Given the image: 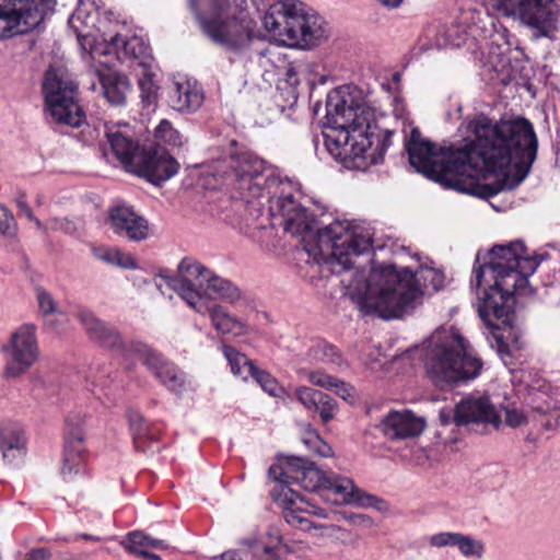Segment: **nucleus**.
<instances>
[{"label": "nucleus", "instance_id": "nucleus-16", "mask_svg": "<svg viewBox=\"0 0 560 560\" xmlns=\"http://www.w3.org/2000/svg\"><path fill=\"white\" fill-rule=\"evenodd\" d=\"M137 159L130 173L153 185L168 180L179 170V163L164 149H144Z\"/></svg>", "mask_w": 560, "mask_h": 560}, {"label": "nucleus", "instance_id": "nucleus-51", "mask_svg": "<svg viewBox=\"0 0 560 560\" xmlns=\"http://www.w3.org/2000/svg\"><path fill=\"white\" fill-rule=\"evenodd\" d=\"M52 553L49 549L39 547L32 548L25 553H19L16 560H50Z\"/></svg>", "mask_w": 560, "mask_h": 560}, {"label": "nucleus", "instance_id": "nucleus-5", "mask_svg": "<svg viewBox=\"0 0 560 560\" xmlns=\"http://www.w3.org/2000/svg\"><path fill=\"white\" fill-rule=\"evenodd\" d=\"M241 188L250 196H262L267 190V203L272 219H279L283 230L303 238L313 235L316 228L314 215L296 198L299 191L294 183L281 178L261 159L244 162L241 167Z\"/></svg>", "mask_w": 560, "mask_h": 560}, {"label": "nucleus", "instance_id": "nucleus-1", "mask_svg": "<svg viewBox=\"0 0 560 560\" xmlns=\"http://www.w3.org/2000/svg\"><path fill=\"white\" fill-rule=\"evenodd\" d=\"M465 128L472 139L450 148H438L413 128L405 142L410 165L445 188L485 199L515 189L537 158L534 125L522 116L492 122L477 114Z\"/></svg>", "mask_w": 560, "mask_h": 560}, {"label": "nucleus", "instance_id": "nucleus-31", "mask_svg": "<svg viewBox=\"0 0 560 560\" xmlns=\"http://www.w3.org/2000/svg\"><path fill=\"white\" fill-rule=\"evenodd\" d=\"M106 137L114 156L122 164L126 171L131 172L138 160L136 158H138V154H142L144 148H140L138 142L118 130L108 131Z\"/></svg>", "mask_w": 560, "mask_h": 560}, {"label": "nucleus", "instance_id": "nucleus-26", "mask_svg": "<svg viewBox=\"0 0 560 560\" xmlns=\"http://www.w3.org/2000/svg\"><path fill=\"white\" fill-rule=\"evenodd\" d=\"M526 405L533 412L546 415L560 409V387H553L545 380L536 381L526 388Z\"/></svg>", "mask_w": 560, "mask_h": 560}, {"label": "nucleus", "instance_id": "nucleus-29", "mask_svg": "<svg viewBox=\"0 0 560 560\" xmlns=\"http://www.w3.org/2000/svg\"><path fill=\"white\" fill-rule=\"evenodd\" d=\"M101 91L106 101L113 106L126 104L128 94L131 91V84L127 75L107 70L97 72Z\"/></svg>", "mask_w": 560, "mask_h": 560}, {"label": "nucleus", "instance_id": "nucleus-60", "mask_svg": "<svg viewBox=\"0 0 560 560\" xmlns=\"http://www.w3.org/2000/svg\"><path fill=\"white\" fill-rule=\"evenodd\" d=\"M78 538L85 539V540H92V541H98L100 540L98 536H94V535H91V534H80V535H78Z\"/></svg>", "mask_w": 560, "mask_h": 560}, {"label": "nucleus", "instance_id": "nucleus-62", "mask_svg": "<svg viewBox=\"0 0 560 560\" xmlns=\"http://www.w3.org/2000/svg\"><path fill=\"white\" fill-rule=\"evenodd\" d=\"M545 425H546L547 428H550V427H551V424L549 423V421H548V422H546V424H545Z\"/></svg>", "mask_w": 560, "mask_h": 560}, {"label": "nucleus", "instance_id": "nucleus-13", "mask_svg": "<svg viewBox=\"0 0 560 560\" xmlns=\"http://www.w3.org/2000/svg\"><path fill=\"white\" fill-rule=\"evenodd\" d=\"M55 0H0V39L37 28L54 11Z\"/></svg>", "mask_w": 560, "mask_h": 560}, {"label": "nucleus", "instance_id": "nucleus-6", "mask_svg": "<svg viewBox=\"0 0 560 560\" xmlns=\"http://www.w3.org/2000/svg\"><path fill=\"white\" fill-rule=\"evenodd\" d=\"M422 360L427 376L441 389L476 378L482 369L481 360L470 354L454 328L436 329L425 342Z\"/></svg>", "mask_w": 560, "mask_h": 560}, {"label": "nucleus", "instance_id": "nucleus-28", "mask_svg": "<svg viewBox=\"0 0 560 560\" xmlns=\"http://www.w3.org/2000/svg\"><path fill=\"white\" fill-rule=\"evenodd\" d=\"M167 102L174 110L191 113L201 106L203 94L188 81L175 82L168 88Z\"/></svg>", "mask_w": 560, "mask_h": 560}, {"label": "nucleus", "instance_id": "nucleus-20", "mask_svg": "<svg viewBox=\"0 0 560 560\" xmlns=\"http://www.w3.org/2000/svg\"><path fill=\"white\" fill-rule=\"evenodd\" d=\"M334 504H358L363 508H377L382 500L359 489L354 482L346 477H327L323 494Z\"/></svg>", "mask_w": 560, "mask_h": 560}, {"label": "nucleus", "instance_id": "nucleus-23", "mask_svg": "<svg viewBox=\"0 0 560 560\" xmlns=\"http://www.w3.org/2000/svg\"><path fill=\"white\" fill-rule=\"evenodd\" d=\"M425 423L411 411H392L380 423L381 431L390 440H402L419 435Z\"/></svg>", "mask_w": 560, "mask_h": 560}, {"label": "nucleus", "instance_id": "nucleus-9", "mask_svg": "<svg viewBox=\"0 0 560 560\" xmlns=\"http://www.w3.org/2000/svg\"><path fill=\"white\" fill-rule=\"evenodd\" d=\"M43 93L47 110L57 125L80 127L85 115L78 102V85L62 68L50 67L44 78Z\"/></svg>", "mask_w": 560, "mask_h": 560}, {"label": "nucleus", "instance_id": "nucleus-50", "mask_svg": "<svg viewBox=\"0 0 560 560\" xmlns=\"http://www.w3.org/2000/svg\"><path fill=\"white\" fill-rule=\"evenodd\" d=\"M222 560H253L249 553L248 538L241 542L236 550H228L221 555Z\"/></svg>", "mask_w": 560, "mask_h": 560}, {"label": "nucleus", "instance_id": "nucleus-48", "mask_svg": "<svg viewBox=\"0 0 560 560\" xmlns=\"http://www.w3.org/2000/svg\"><path fill=\"white\" fill-rule=\"evenodd\" d=\"M36 298L38 302L39 312L43 315H49L56 312L57 305L49 292H47L43 288H37Z\"/></svg>", "mask_w": 560, "mask_h": 560}, {"label": "nucleus", "instance_id": "nucleus-52", "mask_svg": "<svg viewBox=\"0 0 560 560\" xmlns=\"http://www.w3.org/2000/svg\"><path fill=\"white\" fill-rule=\"evenodd\" d=\"M139 86L141 90V98L142 103L147 106H150L153 104L155 92L154 86L150 80L143 79L139 81Z\"/></svg>", "mask_w": 560, "mask_h": 560}, {"label": "nucleus", "instance_id": "nucleus-15", "mask_svg": "<svg viewBox=\"0 0 560 560\" xmlns=\"http://www.w3.org/2000/svg\"><path fill=\"white\" fill-rule=\"evenodd\" d=\"M269 477L284 485H299L306 491L323 492L327 476L312 462L298 456H289L282 465H272Z\"/></svg>", "mask_w": 560, "mask_h": 560}, {"label": "nucleus", "instance_id": "nucleus-32", "mask_svg": "<svg viewBox=\"0 0 560 560\" xmlns=\"http://www.w3.org/2000/svg\"><path fill=\"white\" fill-rule=\"evenodd\" d=\"M1 451L3 458L13 463L26 453V436L19 423H7L1 430Z\"/></svg>", "mask_w": 560, "mask_h": 560}, {"label": "nucleus", "instance_id": "nucleus-2", "mask_svg": "<svg viewBox=\"0 0 560 560\" xmlns=\"http://www.w3.org/2000/svg\"><path fill=\"white\" fill-rule=\"evenodd\" d=\"M315 238L318 255L337 272L355 268L354 279L348 287L353 290L351 298L364 316L375 315L385 320L400 318L421 304V287L433 291L444 287L443 272L431 267H420L413 272L389 264L371 270L366 277L365 268L357 267L352 258L371 250L372 237L347 221L336 220L318 228Z\"/></svg>", "mask_w": 560, "mask_h": 560}, {"label": "nucleus", "instance_id": "nucleus-59", "mask_svg": "<svg viewBox=\"0 0 560 560\" xmlns=\"http://www.w3.org/2000/svg\"><path fill=\"white\" fill-rule=\"evenodd\" d=\"M141 557L147 559V560H161L159 555L152 553L149 550H145L144 552H141Z\"/></svg>", "mask_w": 560, "mask_h": 560}, {"label": "nucleus", "instance_id": "nucleus-54", "mask_svg": "<svg viewBox=\"0 0 560 560\" xmlns=\"http://www.w3.org/2000/svg\"><path fill=\"white\" fill-rule=\"evenodd\" d=\"M18 207L27 219L35 222L38 229L43 228L42 222L34 215L33 211L31 210L30 206L26 203L24 199L18 200Z\"/></svg>", "mask_w": 560, "mask_h": 560}, {"label": "nucleus", "instance_id": "nucleus-8", "mask_svg": "<svg viewBox=\"0 0 560 560\" xmlns=\"http://www.w3.org/2000/svg\"><path fill=\"white\" fill-rule=\"evenodd\" d=\"M265 28L285 45L310 49L329 35L323 16L293 0H281L270 4L264 19Z\"/></svg>", "mask_w": 560, "mask_h": 560}, {"label": "nucleus", "instance_id": "nucleus-35", "mask_svg": "<svg viewBox=\"0 0 560 560\" xmlns=\"http://www.w3.org/2000/svg\"><path fill=\"white\" fill-rule=\"evenodd\" d=\"M190 7L200 24L221 18L222 12L230 5V0H190Z\"/></svg>", "mask_w": 560, "mask_h": 560}, {"label": "nucleus", "instance_id": "nucleus-3", "mask_svg": "<svg viewBox=\"0 0 560 560\" xmlns=\"http://www.w3.org/2000/svg\"><path fill=\"white\" fill-rule=\"evenodd\" d=\"M489 256L488 262L474 267L471 288L479 290L483 283L487 284L477 292L478 314L490 329L488 339L491 348L503 357L510 353V349L501 330H511L515 295L535 293L528 277L536 271L540 260L527 255L525 245L520 241L493 246Z\"/></svg>", "mask_w": 560, "mask_h": 560}, {"label": "nucleus", "instance_id": "nucleus-22", "mask_svg": "<svg viewBox=\"0 0 560 560\" xmlns=\"http://www.w3.org/2000/svg\"><path fill=\"white\" fill-rule=\"evenodd\" d=\"M109 223L115 234L132 242L147 240L150 234L149 222L127 206L112 208Z\"/></svg>", "mask_w": 560, "mask_h": 560}, {"label": "nucleus", "instance_id": "nucleus-36", "mask_svg": "<svg viewBox=\"0 0 560 560\" xmlns=\"http://www.w3.org/2000/svg\"><path fill=\"white\" fill-rule=\"evenodd\" d=\"M222 352L228 360L231 371L234 375L246 381L250 377L256 365L244 353L237 351L234 347L223 345Z\"/></svg>", "mask_w": 560, "mask_h": 560}, {"label": "nucleus", "instance_id": "nucleus-41", "mask_svg": "<svg viewBox=\"0 0 560 560\" xmlns=\"http://www.w3.org/2000/svg\"><path fill=\"white\" fill-rule=\"evenodd\" d=\"M249 553L253 560H279L276 548L271 544H264L257 537L248 538Z\"/></svg>", "mask_w": 560, "mask_h": 560}, {"label": "nucleus", "instance_id": "nucleus-11", "mask_svg": "<svg viewBox=\"0 0 560 560\" xmlns=\"http://www.w3.org/2000/svg\"><path fill=\"white\" fill-rule=\"evenodd\" d=\"M0 352L5 380H18L28 373L40 359L36 325L25 323L15 328L1 343Z\"/></svg>", "mask_w": 560, "mask_h": 560}, {"label": "nucleus", "instance_id": "nucleus-63", "mask_svg": "<svg viewBox=\"0 0 560 560\" xmlns=\"http://www.w3.org/2000/svg\"><path fill=\"white\" fill-rule=\"evenodd\" d=\"M91 89L95 90V83H92Z\"/></svg>", "mask_w": 560, "mask_h": 560}, {"label": "nucleus", "instance_id": "nucleus-33", "mask_svg": "<svg viewBox=\"0 0 560 560\" xmlns=\"http://www.w3.org/2000/svg\"><path fill=\"white\" fill-rule=\"evenodd\" d=\"M283 75L284 78L278 84V90H288L289 97L294 101L298 98L296 89L302 79H305L312 89L316 84V80L311 77V63L304 61L290 62Z\"/></svg>", "mask_w": 560, "mask_h": 560}, {"label": "nucleus", "instance_id": "nucleus-25", "mask_svg": "<svg viewBox=\"0 0 560 560\" xmlns=\"http://www.w3.org/2000/svg\"><path fill=\"white\" fill-rule=\"evenodd\" d=\"M295 397L305 409L318 413L324 424L334 420L339 410L338 402L330 395L312 387H298Z\"/></svg>", "mask_w": 560, "mask_h": 560}, {"label": "nucleus", "instance_id": "nucleus-44", "mask_svg": "<svg viewBox=\"0 0 560 560\" xmlns=\"http://www.w3.org/2000/svg\"><path fill=\"white\" fill-rule=\"evenodd\" d=\"M155 138L171 145H180V135L171 121L162 119L155 128Z\"/></svg>", "mask_w": 560, "mask_h": 560}, {"label": "nucleus", "instance_id": "nucleus-39", "mask_svg": "<svg viewBox=\"0 0 560 560\" xmlns=\"http://www.w3.org/2000/svg\"><path fill=\"white\" fill-rule=\"evenodd\" d=\"M260 387L272 397L280 398L285 394L284 388L278 381L267 371L256 366L250 375Z\"/></svg>", "mask_w": 560, "mask_h": 560}, {"label": "nucleus", "instance_id": "nucleus-14", "mask_svg": "<svg viewBox=\"0 0 560 560\" xmlns=\"http://www.w3.org/2000/svg\"><path fill=\"white\" fill-rule=\"evenodd\" d=\"M256 23L246 13L206 21L203 33L215 44L231 52L246 49L255 37Z\"/></svg>", "mask_w": 560, "mask_h": 560}, {"label": "nucleus", "instance_id": "nucleus-17", "mask_svg": "<svg viewBox=\"0 0 560 560\" xmlns=\"http://www.w3.org/2000/svg\"><path fill=\"white\" fill-rule=\"evenodd\" d=\"M185 302L201 315H209L214 329L222 335L242 336L248 332V326L230 314L225 307L217 303H209L192 291H184Z\"/></svg>", "mask_w": 560, "mask_h": 560}, {"label": "nucleus", "instance_id": "nucleus-61", "mask_svg": "<svg viewBox=\"0 0 560 560\" xmlns=\"http://www.w3.org/2000/svg\"><path fill=\"white\" fill-rule=\"evenodd\" d=\"M319 82H320V83H324V82H325V78H324V77H320Z\"/></svg>", "mask_w": 560, "mask_h": 560}, {"label": "nucleus", "instance_id": "nucleus-37", "mask_svg": "<svg viewBox=\"0 0 560 560\" xmlns=\"http://www.w3.org/2000/svg\"><path fill=\"white\" fill-rule=\"evenodd\" d=\"M93 256L108 265L118 266L125 269H135L137 267L135 258L122 253L118 248L106 247V246H94L92 247Z\"/></svg>", "mask_w": 560, "mask_h": 560}, {"label": "nucleus", "instance_id": "nucleus-46", "mask_svg": "<svg viewBox=\"0 0 560 560\" xmlns=\"http://www.w3.org/2000/svg\"><path fill=\"white\" fill-rule=\"evenodd\" d=\"M18 233V225L13 214L3 206H0V235L14 237Z\"/></svg>", "mask_w": 560, "mask_h": 560}, {"label": "nucleus", "instance_id": "nucleus-55", "mask_svg": "<svg viewBox=\"0 0 560 560\" xmlns=\"http://www.w3.org/2000/svg\"><path fill=\"white\" fill-rule=\"evenodd\" d=\"M343 518L355 525H371V518L364 514H343Z\"/></svg>", "mask_w": 560, "mask_h": 560}, {"label": "nucleus", "instance_id": "nucleus-53", "mask_svg": "<svg viewBox=\"0 0 560 560\" xmlns=\"http://www.w3.org/2000/svg\"><path fill=\"white\" fill-rule=\"evenodd\" d=\"M329 390H334L336 395L345 400L352 396V386L339 378H336Z\"/></svg>", "mask_w": 560, "mask_h": 560}, {"label": "nucleus", "instance_id": "nucleus-43", "mask_svg": "<svg viewBox=\"0 0 560 560\" xmlns=\"http://www.w3.org/2000/svg\"><path fill=\"white\" fill-rule=\"evenodd\" d=\"M314 358L323 363H331L338 366L343 364V359L338 349L329 343H318L313 348Z\"/></svg>", "mask_w": 560, "mask_h": 560}, {"label": "nucleus", "instance_id": "nucleus-58", "mask_svg": "<svg viewBox=\"0 0 560 560\" xmlns=\"http://www.w3.org/2000/svg\"><path fill=\"white\" fill-rule=\"evenodd\" d=\"M318 454L323 457H327L331 454V448L327 444H323L318 450Z\"/></svg>", "mask_w": 560, "mask_h": 560}, {"label": "nucleus", "instance_id": "nucleus-7", "mask_svg": "<svg viewBox=\"0 0 560 560\" xmlns=\"http://www.w3.org/2000/svg\"><path fill=\"white\" fill-rule=\"evenodd\" d=\"M75 317L93 342L124 358L137 355L168 390L177 395L183 393L186 383L185 373L159 351L142 341L125 342L115 327L100 319L85 307H79Z\"/></svg>", "mask_w": 560, "mask_h": 560}, {"label": "nucleus", "instance_id": "nucleus-10", "mask_svg": "<svg viewBox=\"0 0 560 560\" xmlns=\"http://www.w3.org/2000/svg\"><path fill=\"white\" fill-rule=\"evenodd\" d=\"M167 284L185 301L184 291H192L203 298L201 291H210L223 302L234 304L242 299V292L232 281L217 276L201 262L185 257L178 265V277L170 278Z\"/></svg>", "mask_w": 560, "mask_h": 560}, {"label": "nucleus", "instance_id": "nucleus-12", "mask_svg": "<svg viewBox=\"0 0 560 560\" xmlns=\"http://www.w3.org/2000/svg\"><path fill=\"white\" fill-rule=\"evenodd\" d=\"M505 16L517 19L537 37H551L560 23V5L556 0H493Z\"/></svg>", "mask_w": 560, "mask_h": 560}, {"label": "nucleus", "instance_id": "nucleus-30", "mask_svg": "<svg viewBox=\"0 0 560 560\" xmlns=\"http://www.w3.org/2000/svg\"><path fill=\"white\" fill-rule=\"evenodd\" d=\"M127 417L135 448L142 453L153 452V444L158 443L161 430L154 424L147 422L138 411L130 410Z\"/></svg>", "mask_w": 560, "mask_h": 560}, {"label": "nucleus", "instance_id": "nucleus-49", "mask_svg": "<svg viewBox=\"0 0 560 560\" xmlns=\"http://www.w3.org/2000/svg\"><path fill=\"white\" fill-rule=\"evenodd\" d=\"M336 378L337 377L329 375L322 370H315L308 374V381L313 385L325 389H330L334 382H336Z\"/></svg>", "mask_w": 560, "mask_h": 560}, {"label": "nucleus", "instance_id": "nucleus-38", "mask_svg": "<svg viewBox=\"0 0 560 560\" xmlns=\"http://www.w3.org/2000/svg\"><path fill=\"white\" fill-rule=\"evenodd\" d=\"M110 43L116 48H121L125 55L135 59H140L147 54L148 47L137 36L126 37L120 34H116L110 38Z\"/></svg>", "mask_w": 560, "mask_h": 560}, {"label": "nucleus", "instance_id": "nucleus-34", "mask_svg": "<svg viewBox=\"0 0 560 560\" xmlns=\"http://www.w3.org/2000/svg\"><path fill=\"white\" fill-rule=\"evenodd\" d=\"M121 547L129 553L141 557V552L149 550L150 548L166 549L168 544L162 539H154L143 532L135 530L126 535L120 541Z\"/></svg>", "mask_w": 560, "mask_h": 560}, {"label": "nucleus", "instance_id": "nucleus-4", "mask_svg": "<svg viewBox=\"0 0 560 560\" xmlns=\"http://www.w3.org/2000/svg\"><path fill=\"white\" fill-rule=\"evenodd\" d=\"M325 145L348 168H365L383 162L393 131L380 130L376 112L362 91L343 85L328 94Z\"/></svg>", "mask_w": 560, "mask_h": 560}, {"label": "nucleus", "instance_id": "nucleus-19", "mask_svg": "<svg viewBox=\"0 0 560 560\" xmlns=\"http://www.w3.org/2000/svg\"><path fill=\"white\" fill-rule=\"evenodd\" d=\"M280 504L282 505V515L284 521L290 526L304 532L312 528H320L322 526L313 523L305 516V514L316 515L322 518L327 517L325 509L318 508L290 488L283 493V497L280 499Z\"/></svg>", "mask_w": 560, "mask_h": 560}, {"label": "nucleus", "instance_id": "nucleus-27", "mask_svg": "<svg viewBox=\"0 0 560 560\" xmlns=\"http://www.w3.org/2000/svg\"><path fill=\"white\" fill-rule=\"evenodd\" d=\"M85 466V448L80 432H72L66 439L60 475L70 481L73 476L81 474Z\"/></svg>", "mask_w": 560, "mask_h": 560}, {"label": "nucleus", "instance_id": "nucleus-21", "mask_svg": "<svg viewBox=\"0 0 560 560\" xmlns=\"http://www.w3.org/2000/svg\"><path fill=\"white\" fill-rule=\"evenodd\" d=\"M259 159L258 156L244 153L241 154L232 164L233 174L235 176L234 188L238 191L241 199L245 202L246 213L253 221V224L257 229H264L272 218L269 213V206L266 207L267 202V190H264L262 196H250L246 189L241 188V167L247 160Z\"/></svg>", "mask_w": 560, "mask_h": 560}, {"label": "nucleus", "instance_id": "nucleus-56", "mask_svg": "<svg viewBox=\"0 0 560 560\" xmlns=\"http://www.w3.org/2000/svg\"><path fill=\"white\" fill-rule=\"evenodd\" d=\"M85 3L83 0H80L79 1V4H78V8L75 9V11L73 12L72 16H71V20L70 21H73V20H79V21H82L83 23H88L85 20L88 18V13L85 11Z\"/></svg>", "mask_w": 560, "mask_h": 560}, {"label": "nucleus", "instance_id": "nucleus-45", "mask_svg": "<svg viewBox=\"0 0 560 560\" xmlns=\"http://www.w3.org/2000/svg\"><path fill=\"white\" fill-rule=\"evenodd\" d=\"M320 528L328 530L327 536L334 537L337 541L345 546H354L358 542V536L351 532L337 525L320 526Z\"/></svg>", "mask_w": 560, "mask_h": 560}, {"label": "nucleus", "instance_id": "nucleus-57", "mask_svg": "<svg viewBox=\"0 0 560 560\" xmlns=\"http://www.w3.org/2000/svg\"><path fill=\"white\" fill-rule=\"evenodd\" d=\"M378 5L387 10H396L400 8L406 0H373Z\"/></svg>", "mask_w": 560, "mask_h": 560}, {"label": "nucleus", "instance_id": "nucleus-47", "mask_svg": "<svg viewBox=\"0 0 560 560\" xmlns=\"http://www.w3.org/2000/svg\"><path fill=\"white\" fill-rule=\"evenodd\" d=\"M505 413L504 422L508 427L520 428L527 423V415L514 405H509L503 408Z\"/></svg>", "mask_w": 560, "mask_h": 560}, {"label": "nucleus", "instance_id": "nucleus-18", "mask_svg": "<svg viewBox=\"0 0 560 560\" xmlns=\"http://www.w3.org/2000/svg\"><path fill=\"white\" fill-rule=\"evenodd\" d=\"M454 422L457 425L490 424L498 429L501 417L486 395H469L455 407Z\"/></svg>", "mask_w": 560, "mask_h": 560}, {"label": "nucleus", "instance_id": "nucleus-24", "mask_svg": "<svg viewBox=\"0 0 560 560\" xmlns=\"http://www.w3.org/2000/svg\"><path fill=\"white\" fill-rule=\"evenodd\" d=\"M435 548L456 547L465 558L480 560L486 551L482 540L458 532H440L428 539Z\"/></svg>", "mask_w": 560, "mask_h": 560}, {"label": "nucleus", "instance_id": "nucleus-40", "mask_svg": "<svg viewBox=\"0 0 560 560\" xmlns=\"http://www.w3.org/2000/svg\"><path fill=\"white\" fill-rule=\"evenodd\" d=\"M464 44V34L457 26L441 28L435 37L438 48L459 47Z\"/></svg>", "mask_w": 560, "mask_h": 560}, {"label": "nucleus", "instance_id": "nucleus-42", "mask_svg": "<svg viewBox=\"0 0 560 560\" xmlns=\"http://www.w3.org/2000/svg\"><path fill=\"white\" fill-rule=\"evenodd\" d=\"M267 538L268 541H264V544H271L275 547L281 545L288 553H295L304 549L301 541L287 539L281 530L273 526L267 532Z\"/></svg>", "mask_w": 560, "mask_h": 560}]
</instances>
